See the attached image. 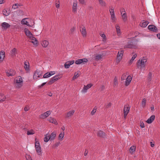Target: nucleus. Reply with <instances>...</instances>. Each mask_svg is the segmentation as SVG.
Masks as SVG:
<instances>
[{
	"mask_svg": "<svg viewBox=\"0 0 160 160\" xmlns=\"http://www.w3.org/2000/svg\"><path fill=\"white\" fill-rule=\"evenodd\" d=\"M23 82V79L20 76L17 77L14 80V83L16 87L18 88H21L22 86Z\"/></svg>",
	"mask_w": 160,
	"mask_h": 160,
	"instance_id": "1",
	"label": "nucleus"
},
{
	"mask_svg": "<svg viewBox=\"0 0 160 160\" xmlns=\"http://www.w3.org/2000/svg\"><path fill=\"white\" fill-rule=\"evenodd\" d=\"M147 62V59L144 57H143L142 58L140 59L137 62V67L138 68H144Z\"/></svg>",
	"mask_w": 160,
	"mask_h": 160,
	"instance_id": "2",
	"label": "nucleus"
},
{
	"mask_svg": "<svg viewBox=\"0 0 160 160\" xmlns=\"http://www.w3.org/2000/svg\"><path fill=\"white\" fill-rule=\"evenodd\" d=\"M123 52L124 51L123 50H121L118 52L117 56V59L116 61V62L117 64L122 59Z\"/></svg>",
	"mask_w": 160,
	"mask_h": 160,
	"instance_id": "3",
	"label": "nucleus"
},
{
	"mask_svg": "<svg viewBox=\"0 0 160 160\" xmlns=\"http://www.w3.org/2000/svg\"><path fill=\"white\" fill-rule=\"evenodd\" d=\"M130 110V107L128 105H125L123 108L124 117L126 119V117L129 113Z\"/></svg>",
	"mask_w": 160,
	"mask_h": 160,
	"instance_id": "4",
	"label": "nucleus"
},
{
	"mask_svg": "<svg viewBox=\"0 0 160 160\" xmlns=\"http://www.w3.org/2000/svg\"><path fill=\"white\" fill-rule=\"evenodd\" d=\"M60 78L59 75H56L52 78L51 80L48 82V84L49 85L51 84Z\"/></svg>",
	"mask_w": 160,
	"mask_h": 160,
	"instance_id": "5",
	"label": "nucleus"
},
{
	"mask_svg": "<svg viewBox=\"0 0 160 160\" xmlns=\"http://www.w3.org/2000/svg\"><path fill=\"white\" fill-rule=\"evenodd\" d=\"M88 61L87 59L86 58L78 59L76 60L75 63L76 64H85Z\"/></svg>",
	"mask_w": 160,
	"mask_h": 160,
	"instance_id": "6",
	"label": "nucleus"
},
{
	"mask_svg": "<svg viewBox=\"0 0 160 160\" xmlns=\"http://www.w3.org/2000/svg\"><path fill=\"white\" fill-rule=\"evenodd\" d=\"M92 86V84L91 83L88 84L87 85H84V87L81 91V92L82 93H86L88 90Z\"/></svg>",
	"mask_w": 160,
	"mask_h": 160,
	"instance_id": "7",
	"label": "nucleus"
},
{
	"mask_svg": "<svg viewBox=\"0 0 160 160\" xmlns=\"http://www.w3.org/2000/svg\"><path fill=\"white\" fill-rule=\"evenodd\" d=\"M51 111L50 110L48 111L40 116V118L42 119H44L48 117L51 113Z\"/></svg>",
	"mask_w": 160,
	"mask_h": 160,
	"instance_id": "8",
	"label": "nucleus"
},
{
	"mask_svg": "<svg viewBox=\"0 0 160 160\" xmlns=\"http://www.w3.org/2000/svg\"><path fill=\"white\" fill-rule=\"evenodd\" d=\"M42 76V73L39 70H36L34 73L33 78L34 79H37Z\"/></svg>",
	"mask_w": 160,
	"mask_h": 160,
	"instance_id": "9",
	"label": "nucleus"
},
{
	"mask_svg": "<svg viewBox=\"0 0 160 160\" xmlns=\"http://www.w3.org/2000/svg\"><path fill=\"white\" fill-rule=\"evenodd\" d=\"M75 112L74 110H72L68 111L66 114V118H70L74 115Z\"/></svg>",
	"mask_w": 160,
	"mask_h": 160,
	"instance_id": "10",
	"label": "nucleus"
},
{
	"mask_svg": "<svg viewBox=\"0 0 160 160\" xmlns=\"http://www.w3.org/2000/svg\"><path fill=\"white\" fill-rule=\"evenodd\" d=\"M16 74L15 71L12 69H10L6 72L7 75L8 77L14 76Z\"/></svg>",
	"mask_w": 160,
	"mask_h": 160,
	"instance_id": "11",
	"label": "nucleus"
},
{
	"mask_svg": "<svg viewBox=\"0 0 160 160\" xmlns=\"http://www.w3.org/2000/svg\"><path fill=\"white\" fill-rule=\"evenodd\" d=\"M25 32L26 36L29 38V39L33 37V35L30 32V31L27 28H25L24 29Z\"/></svg>",
	"mask_w": 160,
	"mask_h": 160,
	"instance_id": "12",
	"label": "nucleus"
},
{
	"mask_svg": "<svg viewBox=\"0 0 160 160\" xmlns=\"http://www.w3.org/2000/svg\"><path fill=\"white\" fill-rule=\"evenodd\" d=\"M78 2L75 1L73 2L72 7V11L73 12H76L77 11Z\"/></svg>",
	"mask_w": 160,
	"mask_h": 160,
	"instance_id": "13",
	"label": "nucleus"
},
{
	"mask_svg": "<svg viewBox=\"0 0 160 160\" xmlns=\"http://www.w3.org/2000/svg\"><path fill=\"white\" fill-rule=\"evenodd\" d=\"M55 72L54 71H50L48 72L45 73L43 76V78H47L50 77L51 76L54 74Z\"/></svg>",
	"mask_w": 160,
	"mask_h": 160,
	"instance_id": "14",
	"label": "nucleus"
},
{
	"mask_svg": "<svg viewBox=\"0 0 160 160\" xmlns=\"http://www.w3.org/2000/svg\"><path fill=\"white\" fill-rule=\"evenodd\" d=\"M74 62V60L66 62L64 64L65 68H69L70 66L73 64Z\"/></svg>",
	"mask_w": 160,
	"mask_h": 160,
	"instance_id": "15",
	"label": "nucleus"
},
{
	"mask_svg": "<svg viewBox=\"0 0 160 160\" xmlns=\"http://www.w3.org/2000/svg\"><path fill=\"white\" fill-rule=\"evenodd\" d=\"M97 135L98 137L102 138H105L106 137L105 133L102 131H99L97 133Z\"/></svg>",
	"mask_w": 160,
	"mask_h": 160,
	"instance_id": "16",
	"label": "nucleus"
},
{
	"mask_svg": "<svg viewBox=\"0 0 160 160\" xmlns=\"http://www.w3.org/2000/svg\"><path fill=\"white\" fill-rule=\"evenodd\" d=\"M124 13H123V11H121V13L123 21L125 22L128 20V17L127 14L124 11Z\"/></svg>",
	"mask_w": 160,
	"mask_h": 160,
	"instance_id": "17",
	"label": "nucleus"
},
{
	"mask_svg": "<svg viewBox=\"0 0 160 160\" xmlns=\"http://www.w3.org/2000/svg\"><path fill=\"white\" fill-rule=\"evenodd\" d=\"M148 28L149 30L152 31L157 32L158 31L157 28L153 25H149Z\"/></svg>",
	"mask_w": 160,
	"mask_h": 160,
	"instance_id": "18",
	"label": "nucleus"
},
{
	"mask_svg": "<svg viewBox=\"0 0 160 160\" xmlns=\"http://www.w3.org/2000/svg\"><path fill=\"white\" fill-rule=\"evenodd\" d=\"M1 26L3 29L6 30L10 28L11 26L7 22H3L2 23Z\"/></svg>",
	"mask_w": 160,
	"mask_h": 160,
	"instance_id": "19",
	"label": "nucleus"
},
{
	"mask_svg": "<svg viewBox=\"0 0 160 160\" xmlns=\"http://www.w3.org/2000/svg\"><path fill=\"white\" fill-rule=\"evenodd\" d=\"M104 56L103 54H98L94 57V59L95 60L98 61L102 59Z\"/></svg>",
	"mask_w": 160,
	"mask_h": 160,
	"instance_id": "20",
	"label": "nucleus"
},
{
	"mask_svg": "<svg viewBox=\"0 0 160 160\" xmlns=\"http://www.w3.org/2000/svg\"><path fill=\"white\" fill-rule=\"evenodd\" d=\"M132 78L130 76H128L126 79V80L125 82V85L127 86L130 83L132 80Z\"/></svg>",
	"mask_w": 160,
	"mask_h": 160,
	"instance_id": "21",
	"label": "nucleus"
},
{
	"mask_svg": "<svg viewBox=\"0 0 160 160\" xmlns=\"http://www.w3.org/2000/svg\"><path fill=\"white\" fill-rule=\"evenodd\" d=\"M56 132L55 131L52 132L51 134L50 135L49 134V139L50 141L54 140L56 136Z\"/></svg>",
	"mask_w": 160,
	"mask_h": 160,
	"instance_id": "22",
	"label": "nucleus"
},
{
	"mask_svg": "<svg viewBox=\"0 0 160 160\" xmlns=\"http://www.w3.org/2000/svg\"><path fill=\"white\" fill-rule=\"evenodd\" d=\"M155 118V115H152L146 121L147 122L148 124L151 123L154 120Z\"/></svg>",
	"mask_w": 160,
	"mask_h": 160,
	"instance_id": "23",
	"label": "nucleus"
},
{
	"mask_svg": "<svg viewBox=\"0 0 160 160\" xmlns=\"http://www.w3.org/2000/svg\"><path fill=\"white\" fill-rule=\"evenodd\" d=\"M48 120L50 122L54 124L55 125H57L58 123L56 120L53 118L49 117L48 119Z\"/></svg>",
	"mask_w": 160,
	"mask_h": 160,
	"instance_id": "24",
	"label": "nucleus"
},
{
	"mask_svg": "<svg viewBox=\"0 0 160 160\" xmlns=\"http://www.w3.org/2000/svg\"><path fill=\"white\" fill-rule=\"evenodd\" d=\"M81 33L83 37H85L87 35V32L84 27H83L80 30Z\"/></svg>",
	"mask_w": 160,
	"mask_h": 160,
	"instance_id": "25",
	"label": "nucleus"
},
{
	"mask_svg": "<svg viewBox=\"0 0 160 160\" xmlns=\"http://www.w3.org/2000/svg\"><path fill=\"white\" fill-rule=\"evenodd\" d=\"M136 147L135 146H132L129 149V151L130 153L132 154L134 153L136 151Z\"/></svg>",
	"mask_w": 160,
	"mask_h": 160,
	"instance_id": "26",
	"label": "nucleus"
},
{
	"mask_svg": "<svg viewBox=\"0 0 160 160\" xmlns=\"http://www.w3.org/2000/svg\"><path fill=\"white\" fill-rule=\"evenodd\" d=\"M5 57V52L3 51L0 52V62L3 61Z\"/></svg>",
	"mask_w": 160,
	"mask_h": 160,
	"instance_id": "27",
	"label": "nucleus"
},
{
	"mask_svg": "<svg viewBox=\"0 0 160 160\" xmlns=\"http://www.w3.org/2000/svg\"><path fill=\"white\" fill-rule=\"evenodd\" d=\"M41 44L43 48H47L49 45V42L47 40H43Z\"/></svg>",
	"mask_w": 160,
	"mask_h": 160,
	"instance_id": "28",
	"label": "nucleus"
},
{
	"mask_svg": "<svg viewBox=\"0 0 160 160\" xmlns=\"http://www.w3.org/2000/svg\"><path fill=\"white\" fill-rule=\"evenodd\" d=\"M17 50L16 48H14L10 52L12 56L14 57L16 56V54L17 53Z\"/></svg>",
	"mask_w": 160,
	"mask_h": 160,
	"instance_id": "29",
	"label": "nucleus"
},
{
	"mask_svg": "<svg viewBox=\"0 0 160 160\" xmlns=\"http://www.w3.org/2000/svg\"><path fill=\"white\" fill-rule=\"evenodd\" d=\"M30 42H32L34 44H37L38 43V41L37 40V39L33 37L29 39Z\"/></svg>",
	"mask_w": 160,
	"mask_h": 160,
	"instance_id": "30",
	"label": "nucleus"
},
{
	"mask_svg": "<svg viewBox=\"0 0 160 160\" xmlns=\"http://www.w3.org/2000/svg\"><path fill=\"white\" fill-rule=\"evenodd\" d=\"M116 29L117 34L118 36H120L121 34V32L120 27L118 25H116Z\"/></svg>",
	"mask_w": 160,
	"mask_h": 160,
	"instance_id": "31",
	"label": "nucleus"
},
{
	"mask_svg": "<svg viewBox=\"0 0 160 160\" xmlns=\"http://www.w3.org/2000/svg\"><path fill=\"white\" fill-rule=\"evenodd\" d=\"M35 148L40 147V143L37 138H35Z\"/></svg>",
	"mask_w": 160,
	"mask_h": 160,
	"instance_id": "32",
	"label": "nucleus"
},
{
	"mask_svg": "<svg viewBox=\"0 0 160 160\" xmlns=\"http://www.w3.org/2000/svg\"><path fill=\"white\" fill-rule=\"evenodd\" d=\"M6 97L4 94L0 93V102L4 101L6 100Z\"/></svg>",
	"mask_w": 160,
	"mask_h": 160,
	"instance_id": "33",
	"label": "nucleus"
},
{
	"mask_svg": "<svg viewBox=\"0 0 160 160\" xmlns=\"http://www.w3.org/2000/svg\"><path fill=\"white\" fill-rule=\"evenodd\" d=\"M98 1L101 6L104 7L106 6V3L103 0H98Z\"/></svg>",
	"mask_w": 160,
	"mask_h": 160,
	"instance_id": "34",
	"label": "nucleus"
},
{
	"mask_svg": "<svg viewBox=\"0 0 160 160\" xmlns=\"http://www.w3.org/2000/svg\"><path fill=\"white\" fill-rule=\"evenodd\" d=\"M64 135V132L63 131L58 136V139L62 141L63 139V138Z\"/></svg>",
	"mask_w": 160,
	"mask_h": 160,
	"instance_id": "35",
	"label": "nucleus"
},
{
	"mask_svg": "<svg viewBox=\"0 0 160 160\" xmlns=\"http://www.w3.org/2000/svg\"><path fill=\"white\" fill-rule=\"evenodd\" d=\"M27 18L23 19L21 21V23L22 24L26 25L28 26H31L28 23V22L26 21Z\"/></svg>",
	"mask_w": 160,
	"mask_h": 160,
	"instance_id": "36",
	"label": "nucleus"
},
{
	"mask_svg": "<svg viewBox=\"0 0 160 160\" xmlns=\"http://www.w3.org/2000/svg\"><path fill=\"white\" fill-rule=\"evenodd\" d=\"M124 48H135V46H134L131 43H128L127 45H126L124 46Z\"/></svg>",
	"mask_w": 160,
	"mask_h": 160,
	"instance_id": "37",
	"label": "nucleus"
},
{
	"mask_svg": "<svg viewBox=\"0 0 160 160\" xmlns=\"http://www.w3.org/2000/svg\"><path fill=\"white\" fill-rule=\"evenodd\" d=\"M2 13L3 15L8 16L9 14V11H8L6 9H4L2 11Z\"/></svg>",
	"mask_w": 160,
	"mask_h": 160,
	"instance_id": "38",
	"label": "nucleus"
},
{
	"mask_svg": "<svg viewBox=\"0 0 160 160\" xmlns=\"http://www.w3.org/2000/svg\"><path fill=\"white\" fill-rule=\"evenodd\" d=\"M37 153L38 155H40L42 153V151L41 147L35 148Z\"/></svg>",
	"mask_w": 160,
	"mask_h": 160,
	"instance_id": "39",
	"label": "nucleus"
},
{
	"mask_svg": "<svg viewBox=\"0 0 160 160\" xmlns=\"http://www.w3.org/2000/svg\"><path fill=\"white\" fill-rule=\"evenodd\" d=\"M148 23V22L144 21L142 23H140V25L141 27H142L144 28L146 27L147 26Z\"/></svg>",
	"mask_w": 160,
	"mask_h": 160,
	"instance_id": "40",
	"label": "nucleus"
},
{
	"mask_svg": "<svg viewBox=\"0 0 160 160\" xmlns=\"http://www.w3.org/2000/svg\"><path fill=\"white\" fill-rule=\"evenodd\" d=\"M28 64H27V62H24V68L27 71L29 70V66L28 65Z\"/></svg>",
	"mask_w": 160,
	"mask_h": 160,
	"instance_id": "41",
	"label": "nucleus"
},
{
	"mask_svg": "<svg viewBox=\"0 0 160 160\" xmlns=\"http://www.w3.org/2000/svg\"><path fill=\"white\" fill-rule=\"evenodd\" d=\"M79 72H80L79 71H77V72H76L74 73V75L72 78L73 80H74L76 79L79 76Z\"/></svg>",
	"mask_w": 160,
	"mask_h": 160,
	"instance_id": "42",
	"label": "nucleus"
},
{
	"mask_svg": "<svg viewBox=\"0 0 160 160\" xmlns=\"http://www.w3.org/2000/svg\"><path fill=\"white\" fill-rule=\"evenodd\" d=\"M146 99L145 98L143 99L141 103V105L142 108H144L145 107L146 104Z\"/></svg>",
	"mask_w": 160,
	"mask_h": 160,
	"instance_id": "43",
	"label": "nucleus"
},
{
	"mask_svg": "<svg viewBox=\"0 0 160 160\" xmlns=\"http://www.w3.org/2000/svg\"><path fill=\"white\" fill-rule=\"evenodd\" d=\"M137 56V55L136 54H135L134 55H133V56L132 57V58L129 61V65L131 64L132 63L133 61L136 58Z\"/></svg>",
	"mask_w": 160,
	"mask_h": 160,
	"instance_id": "44",
	"label": "nucleus"
},
{
	"mask_svg": "<svg viewBox=\"0 0 160 160\" xmlns=\"http://www.w3.org/2000/svg\"><path fill=\"white\" fill-rule=\"evenodd\" d=\"M21 4H19L18 3H15L13 4L12 6V8L14 9H17L19 6H21Z\"/></svg>",
	"mask_w": 160,
	"mask_h": 160,
	"instance_id": "45",
	"label": "nucleus"
},
{
	"mask_svg": "<svg viewBox=\"0 0 160 160\" xmlns=\"http://www.w3.org/2000/svg\"><path fill=\"white\" fill-rule=\"evenodd\" d=\"M49 140H50V139H49V134L47 133L45 137L44 138V141L45 142H47Z\"/></svg>",
	"mask_w": 160,
	"mask_h": 160,
	"instance_id": "46",
	"label": "nucleus"
},
{
	"mask_svg": "<svg viewBox=\"0 0 160 160\" xmlns=\"http://www.w3.org/2000/svg\"><path fill=\"white\" fill-rule=\"evenodd\" d=\"M35 131L32 129H31L27 131V134L28 135H32L34 134Z\"/></svg>",
	"mask_w": 160,
	"mask_h": 160,
	"instance_id": "47",
	"label": "nucleus"
},
{
	"mask_svg": "<svg viewBox=\"0 0 160 160\" xmlns=\"http://www.w3.org/2000/svg\"><path fill=\"white\" fill-rule=\"evenodd\" d=\"M118 85V80L117 78L115 77L114 79L113 86H117Z\"/></svg>",
	"mask_w": 160,
	"mask_h": 160,
	"instance_id": "48",
	"label": "nucleus"
},
{
	"mask_svg": "<svg viewBox=\"0 0 160 160\" xmlns=\"http://www.w3.org/2000/svg\"><path fill=\"white\" fill-rule=\"evenodd\" d=\"M97 109V108L95 107L92 111L91 115L92 116L96 112Z\"/></svg>",
	"mask_w": 160,
	"mask_h": 160,
	"instance_id": "49",
	"label": "nucleus"
},
{
	"mask_svg": "<svg viewBox=\"0 0 160 160\" xmlns=\"http://www.w3.org/2000/svg\"><path fill=\"white\" fill-rule=\"evenodd\" d=\"M109 11H110V12L111 15L115 14L114 9L112 7L110 8L109 10Z\"/></svg>",
	"mask_w": 160,
	"mask_h": 160,
	"instance_id": "50",
	"label": "nucleus"
},
{
	"mask_svg": "<svg viewBox=\"0 0 160 160\" xmlns=\"http://www.w3.org/2000/svg\"><path fill=\"white\" fill-rule=\"evenodd\" d=\"M111 18L112 22L116 21V19L115 17V14L111 15Z\"/></svg>",
	"mask_w": 160,
	"mask_h": 160,
	"instance_id": "51",
	"label": "nucleus"
},
{
	"mask_svg": "<svg viewBox=\"0 0 160 160\" xmlns=\"http://www.w3.org/2000/svg\"><path fill=\"white\" fill-rule=\"evenodd\" d=\"M55 5L56 7L58 8H59L60 7V2L59 1H56L55 2Z\"/></svg>",
	"mask_w": 160,
	"mask_h": 160,
	"instance_id": "52",
	"label": "nucleus"
},
{
	"mask_svg": "<svg viewBox=\"0 0 160 160\" xmlns=\"http://www.w3.org/2000/svg\"><path fill=\"white\" fill-rule=\"evenodd\" d=\"M101 37L103 38V41H106L107 39L104 33L100 35Z\"/></svg>",
	"mask_w": 160,
	"mask_h": 160,
	"instance_id": "53",
	"label": "nucleus"
},
{
	"mask_svg": "<svg viewBox=\"0 0 160 160\" xmlns=\"http://www.w3.org/2000/svg\"><path fill=\"white\" fill-rule=\"evenodd\" d=\"M75 28L73 27L70 30V33L71 34H72L75 31Z\"/></svg>",
	"mask_w": 160,
	"mask_h": 160,
	"instance_id": "54",
	"label": "nucleus"
},
{
	"mask_svg": "<svg viewBox=\"0 0 160 160\" xmlns=\"http://www.w3.org/2000/svg\"><path fill=\"white\" fill-rule=\"evenodd\" d=\"M26 158L27 160H32L31 157L28 154H26Z\"/></svg>",
	"mask_w": 160,
	"mask_h": 160,
	"instance_id": "55",
	"label": "nucleus"
},
{
	"mask_svg": "<svg viewBox=\"0 0 160 160\" xmlns=\"http://www.w3.org/2000/svg\"><path fill=\"white\" fill-rule=\"evenodd\" d=\"M112 105V104L111 102H109L106 105V108H109L111 107Z\"/></svg>",
	"mask_w": 160,
	"mask_h": 160,
	"instance_id": "56",
	"label": "nucleus"
},
{
	"mask_svg": "<svg viewBox=\"0 0 160 160\" xmlns=\"http://www.w3.org/2000/svg\"><path fill=\"white\" fill-rule=\"evenodd\" d=\"M79 2L82 4H84L85 3V0H78Z\"/></svg>",
	"mask_w": 160,
	"mask_h": 160,
	"instance_id": "57",
	"label": "nucleus"
},
{
	"mask_svg": "<svg viewBox=\"0 0 160 160\" xmlns=\"http://www.w3.org/2000/svg\"><path fill=\"white\" fill-rule=\"evenodd\" d=\"M29 109V106H26L24 107V110L25 111H27Z\"/></svg>",
	"mask_w": 160,
	"mask_h": 160,
	"instance_id": "58",
	"label": "nucleus"
},
{
	"mask_svg": "<svg viewBox=\"0 0 160 160\" xmlns=\"http://www.w3.org/2000/svg\"><path fill=\"white\" fill-rule=\"evenodd\" d=\"M88 153V151L87 149H86L85 150L84 153V155L86 156L87 155Z\"/></svg>",
	"mask_w": 160,
	"mask_h": 160,
	"instance_id": "59",
	"label": "nucleus"
},
{
	"mask_svg": "<svg viewBox=\"0 0 160 160\" xmlns=\"http://www.w3.org/2000/svg\"><path fill=\"white\" fill-rule=\"evenodd\" d=\"M60 144V143L59 142H57L56 143H55L54 146L55 147H58Z\"/></svg>",
	"mask_w": 160,
	"mask_h": 160,
	"instance_id": "60",
	"label": "nucleus"
},
{
	"mask_svg": "<svg viewBox=\"0 0 160 160\" xmlns=\"http://www.w3.org/2000/svg\"><path fill=\"white\" fill-rule=\"evenodd\" d=\"M126 78V76L125 75H122L121 78V80H124L125 78Z\"/></svg>",
	"mask_w": 160,
	"mask_h": 160,
	"instance_id": "61",
	"label": "nucleus"
},
{
	"mask_svg": "<svg viewBox=\"0 0 160 160\" xmlns=\"http://www.w3.org/2000/svg\"><path fill=\"white\" fill-rule=\"evenodd\" d=\"M105 89V86L103 85H102L100 87V90L101 91H103Z\"/></svg>",
	"mask_w": 160,
	"mask_h": 160,
	"instance_id": "62",
	"label": "nucleus"
},
{
	"mask_svg": "<svg viewBox=\"0 0 160 160\" xmlns=\"http://www.w3.org/2000/svg\"><path fill=\"white\" fill-rule=\"evenodd\" d=\"M47 95L49 96H52V93L51 92H49L47 93Z\"/></svg>",
	"mask_w": 160,
	"mask_h": 160,
	"instance_id": "63",
	"label": "nucleus"
},
{
	"mask_svg": "<svg viewBox=\"0 0 160 160\" xmlns=\"http://www.w3.org/2000/svg\"><path fill=\"white\" fill-rule=\"evenodd\" d=\"M140 126L142 128H144L145 127L144 124L143 123H141L140 125Z\"/></svg>",
	"mask_w": 160,
	"mask_h": 160,
	"instance_id": "64",
	"label": "nucleus"
}]
</instances>
